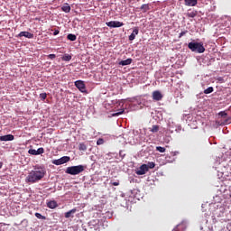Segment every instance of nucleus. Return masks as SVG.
<instances>
[{
    "mask_svg": "<svg viewBox=\"0 0 231 231\" xmlns=\"http://www.w3.org/2000/svg\"><path fill=\"white\" fill-rule=\"evenodd\" d=\"M35 217L38 219H46V217L42 216L41 213H35Z\"/></svg>",
    "mask_w": 231,
    "mask_h": 231,
    "instance_id": "cd10ccee",
    "label": "nucleus"
},
{
    "mask_svg": "<svg viewBox=\"0 0 231 231\" xmlns=\"http://www.w3.org/2000/svg\"><path fill=\"white\" fill-rule=\"evenodd\" d=\"M0 169H3V162H0Z\"/></svg>",
    "mask_w": 231,
    "mask_h": 231,
    "instance_id": "c9c22d12",
    "label": "nucleus"
},
{
    "mask_svg": "<svg viewBox=\"0 0 231 231\" xmlns=\"http://www.w3.org/2000/svg\"><path fill=\"white\" fill-rule=\"evenodd\" d=\"M188 48L195 53H205V46H203V42H190L188 44Z\"/></svg>",
    "mask_w": 231,
    "mask_h": 231,
    "instance_id": "7ed1b4c3",
    "label": "nucleus"
},
{
    "mask_svg": "<svg viewBox=\"0 0 231 231\" xmlns=\"http://www.w3.org/2000/svg\"><path fill=\"white\" fill-rule=\"evenodd\" d=\"M132 62H133V59L128 58V59H126V60H121V61L119 62V65H120V66H129V64H132Z\"/></svg>",
    "mask_w": 231,
    "mask_h": 231,
    "instance_id": "ddd939ff",
    "label": "nucleus"
},
{
    "mask_svg": "<svg viewBox=\"0 0 231 231\" xmlns=\"http://www.w3.org/2000/svg\"><path fill=\"white\" fill-rule=\"evenodd\" d=\"M75 86L81 93H88V90H86V84H84V81L77 80L75 81Z\"/></svg>",
    "mask_w": 231,
    "mask_h": 231,
    "instance_id": "39448f33",
    "label": "nucleus"
},
{
    "mask_svg": "<svg viewBox=\"0 0 231 231\" xmlns=\"http://www.w3.org/2000/svg\"><path fill=\"white\" fill-rule=\"evenodd\" d=\"M71 158L69 156H63L60 159L53 160L52 163L53 165H64V163H68Z\"/></svg>",
    "mask_w": 231,
    "mask_h": 231,
    "instance_id": "20e7f679",
    "label": "nucleus"
},
{
    "mask_svg": "<svg viewBox=\"0 0 231 231\" xmlns=\"http://www.w3.org/2000/svg\"><path fill=\"white\" fill-rule=\"evenodd\" d=\"M47 207L49 208H57V207H59V205L57 204V201L55 200H51L47 203Z\"/></svg>",
    "mask_w": 231,
    "mask_h": 231,
    "instance_id": "dca6fc26",
    "label": "nucleus"
},
{
    "mask_svg": "<svg viewBox=\"0 0 231 231\" xmlns=\"http://www.w3.org/2000/svg\"><path fill=\"white\" fill-rule=\"evenodd\" d=\"M152 100H155L156 102H160L162 98H163V95L159 90H155L152 92Z\"/></svg>",
    "mask_w": 231,
    "mask_h": 231,
    "instance_id": "1a4fd4ad",
    "label": "nucleus"
},
{
    "mask_svg": "<svg viewBox=\"0 0 231 231\" xmlns=\"http://www.w3.org/2000/svg\"><path fill=\"white\" fill-rule=\"evenodd\" d=\"M141 10H142V12H143V14H145V12H149V5L143 4V5L141 6Z\"/></svg>",
    "mask_w": 231,
    "mask_h": 231,
    "instance_id": "412c9836",
    "label": "nucleus"
},
{
    "mask_svg": "<svg viewBox=\"0 0 231 231\" xmlns=\"http://www.w3.org/2000/svg\"><path fill=\"white\" fill-rule=\"evenodd\" d=\"M14 138L13 134L2 135L0 136V142H12Z\"/></svg>",
    "mask_w": 231,
    "mask_h": 231,
    "instance_id": "9d476101",
    "label": "nucleus"
},
{
    "mask_svg": "<svg viewBox=\"0 0 231 231\" xmlns=\"http://www.w3.org/2000/svg\"><path fill=\"white\" fill-rule=\"evenodd\" d=\"M148 171H149V167L147 166V164H143L140 166L139 170L136 171V174H138V176H143V174H145Z\"/></svg>",
    "mask_w": 231,
    "mask_h": 231,
    "instance_id": "0eeeda50",
    "label": "nucleus"
},
{
    "mask_svg": "<svg viewBox=\"0 0 231 231\" xmlns=\"http://www.w3.org/2000/svg\"><path fill=\"white\" fill-rule=\"evenodd\" d=\"M60 33V31L59 30H55L54 32H53V35H59Z\"/></svg>",
    "mask_w": 231,
    "mask_h": 231,
    "instance_id": "f704fd0d",
    "label": "nucleus"
},
{
    "mask_svg": "<svg viewBox=\"0 0 231 231\" xmlns=\"http://www.w3.org/2000/svg\"><path fill=\"white\" fill-rule=\"evenodd\" d=\"M146 165L148 167V171H149V169H154V167H156V164L153 162H150Z\"/></svg>",
    "mask_w": 231,
    "mask_h": 231,
    "instance_id": "393cba45",
    "label": "nucleus"
},
{
    "mask_svg": "<svg viewBox=\"0 0 231 231\" xmlns=\"http://www.w3.org/2000/svg\"><path fill=\"white\" fill-rule=\"evenodd\" d=\"M139 30L138 27H135L133 31V32L131 33V35L129 36V41H134V39H136V35H138L139 33Z\"/></svg>",
    "mask_w": 231,
    "mask_h": 231,
    "instance_id": "f8f14e48",
    "label": "nucleus"
},
{
    "mask_svg": "<svg viewBox=\"0 0 231 231\" xmlns=\"http://www.w3.org/2000/svg\"><path fill=\"white\" fill-rule=\"evenodd\" d=\"M198 15V11H191L187 13V17L194 19Z\"/></svg>",
    "mask_w": 231,
    "mask_h": 231,
    "instance_id": "6ab92c4d",
    "label": "nucleus"
},
{
    "mask_svg": "<svg viewBox=\"0 0 231 231\" xmlns=\"http://www.w3.org/2000/svg\"><path fill=\"white\" fill-rule=\"evenodd\" d=\"M28 153L32 154V156H39V154H44V148H38V150L30 149Z\"/></svg>",
    "mask_w": 231,
    "mask_h": 231,
    "instance_id": "6e6552de",
    "label": "nucleus"
},
{
    "mask_svg": "<svg viewBox=\"0 0 231 231\" xmlns=\"http://www.w3.org/2000/svg\"><path fill=\"white\" fill-rule=\"evenodd\" d=\"M47 97H48V94H46V93L40 94V98H42V100H44Z\"/></svg>",
    "mask_w": 231,
    "mask_h": 231,
    "instance_id": "c85d7f7f",
    "label": "nucleus"
},
{
    "mask_svg": "<svg viewBox=\"0 0 231 231\" xmlns=\"http://www.w3.org/2000/svg\"><path fill=\"white\" fill-rule=\"evenodd\" d=\"M79 151H88V146L84 143H80L79 145Z\"/></svg>",
    "mask_w": 231,
    "mask_h": 231,
    "instance_id": "5701e85b",
    "label": "nucleus"
},
{
    "mask_svg": "<svg viewBox=\"0 0 231 231\" xmlns=\"http://www.w3.org/2000/svg\"><path fill=\"white\" fill-rule=\"evenodd\" d=\"M111 183V185H114V187H118V185H120V181L119 180H117V181H115V182H110Z\"/></svg>",
    "mask_w": 231,
    "mask_h": 231,
    "instance_id": "473e14b6",
    "label": "nucleus"
},
{
    "mask_svg": "<svg viewBox=\"0 0 231 231\" xmlns=\"http://www.w3.org/2000/svg\"><path fill=\"white\" fill-rule=\"evenodd\" d=\"M106 26H108V28H121V26H124V23L119 21H111L106 23Z\"/></svg>",
    "mask_w": 231,
    "mask_h": 231,
    "instance_id": "423d86ee",
    "label": "nucleus"
},
{
    "mask_svg": "<svg viewBox=\"0 0 231 231\" xmlns=\"http://www.w3.org/2000/svg\"><path fill=\"white\" fill-rule=\"evenodd\" d=\"M187 33H189V31H182V32L179 34L180 39H181V37H183V35H187Z\"/></svg>",
    "mask_w": 231,
    "mask_h": 231,
    "instance_id": "7c9ffc66",
    "label": "nucleus"
},
{
    "mask_svg": "<svg viewBox=\"0 0 231 231\" xmlns=\"http://www.w3.org/2000/svg\"><path fill=\"white\" fill-rule=\"evenodd\" d=\"M186 6H196L198 5V0H184Z\"/></svg>",
    "mask_w": 231,
    "mask_h": 231,
    "instance_id": "4468645a",
    "label": "nucleus"
},
{
    "mask_svg": "<svg viewBox=\"0 0 231 231\" xmlns=\"http://www.w3.org/2000/svg\"><path fill=\"white\" fill-rule=\"evenodd\" d=\"M62 12H65V14H69L71 12V6H69V4H65L61 7Z\"/></svg>",
    "mask_w": 231,
    "mask_h": 231,
    "instance_id": "2eb2a0df",
    "label": "nucleus"
},
{
    "mask_svg": "<svg viewBox=\"0 0 231 231\" xmlns=\"http://www.w3.org/2000/svg\"><path fill=\"white\" fill-rule=\"evenodd\" d=\"M214 92V88L209 87L204 90L205 95H210V93Z\"/></svg>",
    "mask_w": 231,
    "mask_h": 231,
    "instance_id": "b1692460",
    "label": "nucleus"
},
{
    "mask_svg": "<svg viewBox=\"0 0 231 231\" xmlns=\"http://www.w3.org/2000/svg\"><path fill=\"white\" fill-rule=\"evenodd\" d=\"M156 151H158L159 152H165L166 149L165 147H162V146H156Z\"/></svg>",
    "mask_w": 231,
    "mask_h": 231,
    "instance_id": "bb28decb",
    "label": "nucleus"
},
{
    "mask_svg": "<svg viewBox=\"0 0 231 231\" xmlns=\"http://www.w3.org/2000/svg\"><path fill=\"white\" fill-rule=\"evenodd\" d=\"M124 109H121L118 112L112 114V116H120V115H124Z\"/></svg>",
    "mask_w": 231,
    "mask_h": 231,
    "instance_id": "a878e982",
    "label": "nucleus"
},
{
    "mask_svg": "<svg viewBox=\"0 0 231 231\" xmlns=\"http://www.w3.org/2000/svg\"><path fill=\"white\" fill-rule=\"evenodd\" d=\"M218 115H219V116H221L222 118H225V117H226V112H225V111H221V112H219L218 113Z\"/></svg>",
    "mask_w": 231,
    "mask_h": 231,
    "instance_id": "c756f323",
    "label": "nucleus"
},
{
    "mask_svg": "<svg viewBox=\"0 0 231 231\" xmlns=\"http://www.w3.org/2000/svg\"><path fill=\"white\" fill-rule=\"evenodd\" d=\"M61 60H64L65 62H69V60H71V55L69 54H64L61 57Z\"/></svg>",
    "mask_w": 231,
    "mask_h": 231,
    "instance_id": "aec40b11",
    "label": "nucleus"
},
{
    "mask_svg": "<svg viewBox=\"0 0 231 231\" xmlns=\"http://www.w3.org/2000/svg\"><path fill=\"white\" fill-rule=\"evenodd\" d=\"M103 143H104V139H98L97 141V145H103Z\"/></svg>",
    "mask_w": 231,
    "mask_h": 231,
    "instance_id": "2f4dec72",
    "label": "nucleus"
},
{
    "mask_svg": "<svg viewBox=\"0 0 231 231\" xmlns=\"http://www.w3.org/2000/svg\"><path fill=\"white\" fill-rule=\"evenodd\" d=\"M77 212V208H73L68 212L65 213V217L68 219L69 217H73V214Z\"/></svg>",
    "mask_w": 231,
    "mask_h": 231,
    "instance_id": "f3484780",
    "label": "nucleus"
},
{
    "mask_svg": "<svg viewBox=\"0 0 231 231\" xmlns=\"http://www.w3.org/2000/svg\"><path fill=\"white\" fill-rule=\"evenodd\" d=\"M67 39L69 41H72V42L77 41V35L69 33V34H68Z\"/></svg>",
    "mask_w": 231,
    "mask_h": 231,
    "instance_id": "4be33fe9",
    "label": "nucleus"
},
{
    "mask_svg": "<svg viewBox=\"0 0 231 231\" xmlns=\"http://www.w3.org/2000/svg\"><path fill=\"white\" fill-rule=\"evenodd\" d=\"M149 131L153 134L158 133V131H160V125H152V127L149 128Z\"/></svg>",
    "mask_w": 231,
    "mask_h": 231,
    "instance_id": "a211bd4d",
    "label": "nucleus"
},
{
    "mask_svg": "<svg viewBox=\"0 0 231 231\" xmlns=\"http://www.w3.org/2000/svg\"><path fill=\"white\" fill-rule=\"evenodd\" d=\"M44 176H46V170H44V168L35 167L29 172L25 181L26 183H37V181H41Z\"/></svg>",
    "mask_w": 231,
    "mask_h": 231,
    "instance_id": "f257e3e1",
    "label": "nucleus"
},
{
    "mask_svg": "<svg viewBox=\"0 0 231 231\" xmlns=\"http://www.w3.org/2000/svg\"><path fill=\"white\" fill-rule=\"evenodd\" d=\"M18 37H26L27 39H33V33H31L29 32H21L18 34Z\"/></svg>",
    "mask_w": 231,
    "mask_h": 231,
    "instance_id": "9b49d317",
    "label": "nucleus"
},
{
    "mask_svg": "<svg viewBox=\"0 0 231 231\" xmlns=\"http://www.w3.org/2000/svg\"><path fill=\"white\" fill-rule=\"evenodd\" d=\"M174 156H176V152H174V154H173Z\"/></svg>",
    "mask_w": 231,
    "mask_h": 231,
    "instance_id": "e433bc0d",
    "label": "nucleus"
},
{
    "mask_svg": "<svg viewBox=\"0 0 231 231\" xmlns=\"http://www.w3.org/2000/svg\"><path fill=\"white\" fill-rule=\"evenodd\" d=\"M57 57V55L55 54H49L48 55V59H51V60H53V59H55Z\"/></svg>",
    "mask_w": 231,
    "mask_h": 231,
    "instance_id": "72a5a7b5",
    "label": "nucleus"
},
{
    "mask_svg": "<svg viewBox=\"0 0 231 231\" xmlns=\"http://www.w3.org/2000/svg\"><path fill=\"white\" fill-rule=\"evenodd\" d=\"M86 171V166L78 165V166H70L66 169V174H70V176H77Z\"/></svg>",
    "mask_w": 231,
    "mask_h": 231,
    "instance_id": "f03ea898",
    "label": "nucleus"
}]
</instances>
